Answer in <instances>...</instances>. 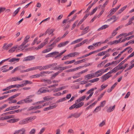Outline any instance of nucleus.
Masks as SVG:
<instances>
[{"instance_id": "obj_1", "label": "nucleus", "mask_w": 134, "mask_h": 134, "mask_svg": "<svg viewBox=\"0 0 134 134\" xmlns=\"http://www.w3.org/2000/svg\"><path fill=\"white\" fill-rule=\"evenodd\" d=\"M36 118V116L28 117L21 120L19 122L20 125H24L27 124L30 122H31Z\"/></svg>"}, {"instance_id": "obj_2", "label": "nucleus", "mask_w": 134, "mask_h": 134, "mask_svg": "<svg viewBox=\"0 0 134 134\" xmlns=\"http://www.w3.org/2000/svg\"><path fill=\"white\" fill-rule=\"evenodd\" d=\"M103 74V72H101L100 74H98L97 76H95L94 73H91L88 74H87L85 76V79L88 80L89 79H92L95 77H98L99 76H100Z\"/></svg>"}, {"instance_id": "obj_3", "label": "nucleus", "mask_w": 134, "mask_h": 134, "mask_svg": "<svg viewBox=\"0 0 134 134\" xmlns=\"http://www.w3.org/2000/svg\"><path fill=\"white\" fill-rule=\"evenodd\" d=\"M34 95H32L27 97L26 98L24 99L25 103H27L32 102L33 101V100L31 99V98L34 97Z\"/></svg>"}, {"instance_id": "obj_4", "label": "nucleus", "mask_w": 134, "mask_h": 134, "mask_svg": "<svg viewBox=\"0 0 134 134\" xmlns=\"http://www.w3.org/2000/svg\"><path fill=\"white\" fill-rule=\"evenodd\" d=\"M12 43H10L7 45V44L5 43L4 44L2 48L4 50H7L9 49L13 45Z\"/></svg>"}, {"instance_id": "obj_5", "label": "nucleus", "mask_w": 134, "mask_h": 134, "mask_svg": "<svg viewBox=\"0 0 134 134\" xmlns=\"http://www.w3.org/2000/svg\"><path fill=\"white\" fill-rule=\"evenodd\" d=\"M111 75H109L107 73L103 76L101 77L102 79V82H103L108 79L109 77H111Z\"/></svg>"}, {"instance_id": "obj_6", "label": "nucleus", "mask_w": 134, "mask_h": 134, "mask_svg": "<svg viewBox=\"0 0 134 134\" xmlns=\"http://www.w3.org/2000/svg\"><path fill=\"white\" fill-rule=\"evenodd\" d=\"M35 57L33 56H30L24 58L23 60V62L30 61L35 59Z\"/></svg>"}, {"instance_id": "obj_7", "label": "nucleus", "mask_w": 134, "mask_h": 134, "mask_svg": "<svg viewBox=\"0 0 134 134\" xmlns=\"http://www.w3.org/2000/svg\"><path fill=\"white\" fill-rule=\"evenodd\" d=\"M48 91L44 89V87H42L40 88L37 92L36 94H40L42 93H45L47 92Z\"/></svg>"}, {"instance_id": "obj_8", "label": "nucleus", "mask_w": 134, "mask_h": 134, "mask_svg": "<svg viewBox=\"0 0 134 134\" xmlns=\"http://www.w3.org/2000/svg\"><path fill=\"white\" fill-rule=\"evenodd\" d=\"M20 94V93H18L8 98L5 101L12 100L13 99L16 98L17 96H18Z\"/></svg>"}, {"instance_id": "obj_9", "label": "nucleus", "mask_w": 134, "mask_h": 134, "mask_svg": "<svg viewBox=\"0 0 134 134\" xmlns=\"http://www.w3.org/2000/svg\"><path fill=\"white\" fill-rule=\"evenodd\" d=\"M69 42V41H67L65 42H61L58 45L57 47L59 48L64 46L67 44Z\"/></svg>"}, {"instance_id": "obj_10", "label": "nucleus", "mask_w": 134, "mask_h": 134, "mask_svg": "<svg viewBox=\"0 0 134 134\" xmlns=\"http://www.w3.org/2000/svg\"><path fill=\"white\" fill-rule=\"evenodd\" d=\"M82 114V113H75L73 114V117H74L75 118H77L80 116V115H81Z\"/></svg>"}, {"instance_id": "obj_11", "label": "nucleus", "mask_w": 134, "mask_h": 134, "mask_svg": "<svg viewBox=\"0 0 134 134\" xmlns=\"http://www.w3.org/2000/svg\"><path fill=\"white\" fill-rule=\"evenodd\" d=\"M94 90V88H92L88 90L86 93L87 94H90V95L91 96H92L93 93V91Z\"/></svg>"}, {"instance_id": "obj_12", "label": "nucleus", "mask_w": 134, "mask_h": 134, "mask_svg": "<svg viewBox=\"0 0 134 134\" xmlns=\"http://www.w3.org/2000/svg\"><path fill=\"white\" fill-rule=\"evenodd\" d=\"M19 119H15L13 118L9 120H8L7 121L8 122H9L10 123H14L19 121Z\"/></svg>"}, {"instance_id": "obj_13", "label": "nucleus", "mask_w": 134, "mask_h": 134, "mask_svg": "<svg viewBox=\"0 0 134 134\" xmlns=\"http://www.w3.org/2000/svg\"><path fill=\"white\" fill-rule=\"evenodd\" d=\"M98 0H94V1L93 3H92L91 5V6H89V7H88L86 11H85L86 12H87L90 10V8H91L92 7L94 4H95L98 1Z\"/></svg>"}, {"instance_id": "obj_14", "label": "nucleus", "mask_w": 134, "mask_h": 134, "mask_svg": "<svg viewBox=\"0 0 134 134\" xmlns=\"http://www.w3.org/2000/svg\"><path fill=\"white\" fill-rule=\"evenodd\" d=\"M20 8V7L18 8L13 13L12 15L13 16H15L18 13Z\"/></svg>"}, {"instance_id": "obj_15", "label": "nucleus", "mask_w": 134, "mask_h": 134, "mask_svg": "<svg viewBox=\"0 0 134 134\" xmlns=\"http://www.w3.org/2000/svg\"><path fill=\"white\" fill-rule=\"evenodd\" d=\"M42 81V82H46L48 83L49 84H50L52 83V81L48 79H43Z\"/></svg>"}, {"instance_id": "obj_16", "label": "nucleus", "mask_w": 134, "mask_h": 134, "mask_svg": "<svg viewBox=\"0 0 134 134\" xmlns=\"http://www.w3.org/2000/svg\"><path fill=\"white\" fill-rule=\"evenodd\" d=\"M115 105H114L113 107H109L107 109V111L108 112H110L113 111L114 109Z\"/></svg>"}, {"instance_id": "obj_17", "label": "nucleus", "mask_w": 134, "mask_h": 134, "mask_svg": "<svg viewBox=\"0 0 134 134\" xmlns=\"http://www.w3.org/2000/svg\"><path fill=\"white\" fill-rule=\"evenodd\" d=\"M87 58H85L83 59L82 60H79L78 61H77L76 62H75L74 64L75 65L77 64H79L81 63H82L83 62H84L86 60H87Z\"/></svg>"}, {"instance_id": "obj_18", "label": "nucleus", "mask_w": 134, "mask_h": 134, "mask_svg": "<svg viewBox=\"0 0 134 134\" xmlns=\"http://www.w3.org/2000/svg\"><path fill=\"white\" fill-rule=\"evenodd\" d=\"M23 84L24 86H26L27 84H31L32 83V82L28 80H25L23 81Z\"/></svg>"}, {"instance_id": "obj_19", "label": "nucleus", "mask_w": 134, "mask_h": 134, "mask_svg": "<svg viewBox=\"0 0 134 134\" xmlns=\"http://www.w3.org/2000/svg\"><path fill=\"white\" fill-rule=\"evenodd\" d=\"M17 48V46H14L9 50L8 52L9 53H12L15 51Z\"/></svg>"}, {"instance_id": "obj_20", "label": "nucleus", "mask_w": 134, "mask_h": 134, "mask_svg": "<svg viewBox=\"0 0 134 134\" xmlns=\"http://www.w3.org/2000/svg\"><path fill=\"white\" fill-rule=\"evenodd\" d=\"M46 44V43H41V44L39 45L37 47H36L35 48V49L36 50H38L39 49H41V48H42L44 45Z\"/></svg>"}, {"instance_id": "obj_21", "label": "nucleus", "mask_w": 134, "mask_h": 134, "mask_svg": "<svg viewBox=\"0 0 134 134\" xmlns=\"http://www.w3.org/2000/svg\"><path fill=\"white\" fill-rule=\"evenodd\" d=\"M105 102L106 101H105V100L103 101L102 102H101V103L100 106L97 107L96 108V109H97L99 108V107L101 108V107H103L105 105Z\"/></svg>"}, {"instance_id": "obj_22", "label": "nucleus", "mask_w": 134, "mask_h": 134, "mask_svg": "<svg viewBox=\"0 0 134 134\" xmlns=\"http://www.w3.org/2000/svg\"><path fill=\"white\" fill-rule=\"evenodd\" d=\"M109 26L108 25H105L102 26L101 27L99 28L98 30V31H100L101 30L105 29L106 28L109 27Z\"/></svg>"}, {"instance_id": "obj_23", "label": "nucleus", "mask_w": 134, "mask_h": 134, "mask_svg": "<svg viewBox=\"0 0 134 134\" xmlns=\"http://www.w3.org/2000/svg\"><path fill=\"white\" fill-rule=\"evenodd\" d=\"M89 27L88 26L86 27V28L84 29L82 31V34L81 35V36L82 35H83L86 33L87 32H86L87 30L88 29Z\"/></svg>"}, {"instance_id": "obj_24", "label": "nucleus", "mask_w": 134, "mask_h": 134, "mask_svg": "<svg viewBox=\"0 0 134 134\" xmlns=\"http://www.w3.org/2000/svg\"><path fill=\"white\" fill-rule=\"evenodd\" d=\"M19 58H13L9 60V62H15V61H16V62L19 61Z\"/></svg>"}, {"instance_id": "obj_25", "label": "nucleus", "mask_w": 134, "mask_h": 134, "mask_svg": "<svg viewBox=\"0 0 134 134\" xmlns=\"http://www.w3.org/2000/svg\"><path fill=\"white\" fill-rule=\"evenodd\" d=\"M127 7V5H126L122 8L120 10H119L118 11V13L119 14H120L121 12H122Z\"/></svg>"}, {"instance_id": "obj_26", "label": "nucleus", "mask_w": 134, "mask_h": 134, "mask_svg": "<svg viewBox=\"0 0 134 134\" xmlns=\"http://www.w3.org/2000/svg\"><path fill=\"white\" fill-rule=\"evenodd\" d=\"M54 98V97L49 98V96H47L44 97L43 98L44 100H46L47 101H48L50 100H52Z\"/></svg>"}, {"instance_id": "obj_27", "label": "nucleus", "mask_w": 134, "mask_h": 134, "mask_svg": "<svg viewBox=\"0 0 134 134\" xmlns=\"http://www.w3.org/2000/svg\"><path fill=\"white\" fill-rule=\"evenodd\" d=\"M79 52H75L72 53H71L70 54V57H74L76 55H79Z\"/></svg>"}, {"instance_id": "obj_28", "label": "nucleus", "mask_w": 134, "mask_h": 134, "mask_svg": "<svg viewBox=\"0 0 134 134\" xmlns=\"http://www.w3.org/2000/svg\"><path fill=\"white\" fill-rule=\"evenodd\" d=\"M84 103L83 102H81V103H79L78 104H76V108H78L83 105L84 104Z\"/></svg>"}, {"instance_id": "obj_29", "label": "nucleus", "mask_w": 134, "mask_h": 134, "mask_svg": "<svg viewBox=\"0 0 134 134\" xmlns=\"http://www.w3.org/2000/svg\"><path fill=\"white\" fill-rule=\"evenodd\" d=\"M42 66H37L35 67H34L33 68H29L30 71L31 70H36L38 69H39L40 68L42 67Z\"/></svg>"}, {"instance_id": "obj_30", "label": "nucleus", "mask_w": 134, "mask_h": 134, "mask_svg": "<svg viewBox=\"0 0 134 134\" xmlns=\"http://www.w3.org/2000/svg\"><path fill=\"white\" fill-rule=\"evenodd\" d=\"M99 80V78H96L90 80L89 81L91 83H93L98 81Z\"/></svg>"}, {"instance_id": "obj_31", "label": "nucleus", "mask_w": 134, "mask_h": 134, "mask_svg": "<svg viewBox=\"0 0 134 134\" xmlns=\"http://www.w3.org/2000/svg\"><path fill=\"white\" fill-rule=\"evenodd\" d=\"M88 71L87 69H86L85 70H83L81 71L80 72H79L75 74V75H79L80 74H82L83 73H84Z\"/></svg>"}, {"instance_id": "obj_32", "label": "nucleus", "mask_w": 134, "mask_h": 134, "mask_svg": "<svg viewBox=\"0 0 134 134\" xmlns=\"http://www.w3.org/2000/svg\"><path fill=\"white\" fill-rule=\"evenodd\" d=\"M66 100V97H63L62 98H61L59 99L57 101L56 103H59L60 102H61L63 101H64Z\"/></svg>"}, {"instance_id": "obj_33", "label": "nucleus", "mask_w": 134, "mask_h": 134, "mask_svg": "<svg viewBox=\"0 0 134 134\" xmlns=\"http://www.w3.org/2000/svg\"><path fill=\"white\" fill-rule=\"evenodd\" d=\"M98 8V7H96L94 9H93L90 14V15H92L96 12L97 9Z\"/></svg>"}, {"instance_id": "obj_34", "label": "nucleus", "mask_w": 134, "mask_h": 134, "mask_svg": "<svg viewBox=\"0 0 134 134\" xmlns=\"http://www.w3.org/2000/svg\"><path fill=\"white\" fill-rule=\"evenodd\" d=\"M132 38L131 36L128 37L126 38L125 39H123L121 41V42H124L126 40H129L131 39Z\"/></svg>"}, {"instance_id": "obj_35", "label": "nucleus", "mask_w": 134, "mask_h": 134, "mask_svg": "<svg viewBox=\"0 0 134 134\" xmlns=\"http://www.w3.org/2000/svg\"><path fill=\"white\" fill-rule=\"evenodd\" d=\"M59 70L58 71V72H59V73H60L63 71V70H65V69L64 67L60 66Z\"/></svg>"}, {"instance_id": "obj_36", "label": "nucleus", "mask_w": 134, "mask_h": 134, "mask_svg": "<svg viewBox=\"0 0 134 134\" xmlns=\"http://www.w3.org/2000/svg\"><path fill=\"white\" fill-rule=\"evenodd\" d=\"M116 11L115 10L114 8L112 9L110 11V15H112Z\"/></svg>"}, {"instance_id": "obj_37", "label": "nucleus", "mask_w": 134, "mask_h": 134, "mask_svg": "<svg viewBox=\"0 0 134 134\" xmlns=\"http://www.w3.org/2000/svg\"><path fill=\"white\" fill-rule=\"evenodd\" d=\"M8 105L6 104H4L3 105L2 107H0V112L1 111L3 110L8 106Z\"/></svg>"}, {"instance_id": "obj_38", "label": "nucleus", "mask_w": 134, "mask_h": 134, "mask_svg": "<svg viewBox=\"0 0 134 134\" xmlns=\"http://www.w3.org/2000/svg\"><path fill=\"white\" fill-rule=\"evenodd\" d=\"M118 67V66H117L111 70L113 73H115L117 71L119 70Z\"/></svg>"}, {"instance_id": "obj_39", "label": "nucleus", "mask_w": 134, "mask_h": 134, "mask_svg": "<svg viewBox=\"0 0 134 134\" xmlns=\"http://www.w3.org/2000/svg\"><path fill=\"white\" fill-rule=\"evenodd\" d=\"M40 74H37L36 75H32L30 76V77L32 78H35V77H38L40 76Z\"/></svg>"}, {"instance_id": "obj_40", "label": "nucleus", "mask_w": 134, "mask_h": 134, "mask_svg": "<svg viewBox=\"0 0 134 134\" xmlns=\"http://www.w3.org/2000/svg\"><path fill=\"white\" fill-rule=\"evenodd\" d=\"M69 57H70V54H68L67 55L64 56L63 57L62 59V60H64L68 59Z\"/></svg>"}, {"instance_id": "obj_41", "label": "nucleus", "mask_w": 134, "mask_h": 134, "mask_svg": "<svg viewBox=\"0 0 134 134\" xmlns=\"http://www.w3.org/2000/svg\"><path fill=\"white\" fill-rule=\"evenodd\" d=\"M59 73V72H58L57 71L55 74H54L51 77V79H54L56 76H57Z\"/></svg>"}, {"instance_id": "obj_42", "label": "nucleus", "mask_w": 134, "mask_h": 134, "mask_svg": "<svg viewBox=\"0 0 134 134\" xmlns=\"http://www.w3.org/2000/svg\"><path fill=\"white\" fill-rule=\"evenodd\" d=\"M14 114V111H12L4 113L2 114V115H4L5 114V115H6L9 114Z\"/></svg>"}, {"instance_id": "obj_43", "label": "nucleus", "mask_w": 134, "mask_h": 134, "mask_svg": "<svg viewBox=\"0 0 134 134\" xmlns=\"http://www.w3.org/2000/svg\"><path fill=\"white\" fill-rule=\"evenodd\" d=\"M74 108H76V104H74L73 105L71 106L70 108H69V109L71 110L72 109H73Z\"/></svg>"}, {"instance_id": "obj_44", "label": "nucleus", "mask_w": 134, "mask_h": 134, "mask_svg": "<svg viewBox=\"0 0 134 134\" xmlns=\"http://www.w3.org/2000/svg\"><path fill=\"white\" fill-rule=\"evenodd\" d=\"M78 22V20H77L72 25V28L71 29V30H72L73 29H74V28L75 27V26H76L77 24V23Z\"/></svg>"}, {"instance_id": "obj_45", "label": "nucleus", "mask_w": 134, "mask_h": 134, "mask_svg": "<svg viewBox=\"0 0 134 134\" xmlns=\"http://www.w3.org/2000/svg\"><path fill=\"white\" fill-rule=\"evenodd\" d=\"M116 18V16L115 15H113L112 16L111 18L108 19L107 21H110L111 20L113 19H114Z\"/></svg>"}, {"instance_id": "obj_46", "label": "nucleus", "mask_w": 134, "mask_h": 134, "mask_svg": "<svg viewBox=\"0 0 134 134\" xmlns=\"http://www.w3.org/2000/svg\"><path fill=\"white\" fill-rule=\"evenodd\" d=\"M109 1V0H107L103 4L102 7V9H103V8H104L106 5L108 3V2Z\"/></svg>"}, {"instance_id": "obj_47", "label": "nucleus", "mask_w": 134, "mask_h": 134, "mask_svg": "<svg viewBox=\"0 0 134 134\" xmlns=\"http://www.w3.org/2000/svg\"><path fill=\"white\" fill-rule=\"evenodd\" d=\"M25 103V100H24V99L23 100H22L18 102H17V104H22L24 103Z\"/></svg>"}, {"instance_id": "obj_48", "label": "nucleus", "mask_w": 134, "mask_h": 134, "mask_svg": "<svg viewBox=\"0 0 134 134\" xmlns=\"http://www.w3.org/2000/svg\"><path fill=\"white\" fill-rule=\"evenodd\" d=\"M126 59H125L123 61L121 62L118 65V66L119 67H120L121 66V65L123 64L124 63L126 62Z\"/></svg>"}, {"instance_id": "obj_49", "label": "nucleus", "mask_w": 134, "mask_h": 134, "mask_svg": "<svg viewBox=\"0 0 134 134\" xmlns=\"http://www.w3.org/2000/svg\"><path fill=\"white\" fill-rule=\"evenodd\" d=\"M66 51V50H65L63 52L60 53L58 55H57L55 57V58H57V57H59L63 54Z\"/></svg>"}, {"instance_id": "obj_50", "label": "nucleus", "mask_w": 134, "mask_h": 134, "mask_svg": "<svg viewBox=\"0 0 134 134\" xmlns=\"http://www.w3.org/2000/svg\"><path fill=\"white\" fill-rule=\"evenodd\" d=\"M66 51V50H65L63 52L60 53L58 55H57L55 57V58H57V57H59L63 54Z\"/></svg>"}, {"instance_id": "obj_51", "label": "nucleus", "mask_w": 134, "mask_h": 134, "mask_svg": "<svg viewBox=\"0 0 134 134\" xmlns=\"http://www.w3.org/2000/svg\"><path fill=\"white\" fill-rule=\"evenodd\" d=\"M105 123V120L103 121L102 122H101L99 125V126L100 127H102L104 125Z\"/></svg>"}, {"instance_id": "obj_52", "label": "nucleus", "mask_w": 134, "mask_h": 134, "mask_svg": "<svg viewBox=\"0 0 134 134\" xmlns=\"http://www.w3.org/2000/svg\"><path fill=\"white\" fill-rule=\"evenodd\" d=\"M103 69H102L99 70L98 71H96L95 72L94 74V75L95 76H97V75L98 73H100L102 72L103 71Z\"/></svg>"}, {"instance_id": "obj_53", "label": "nucleus", "mask_w": 134, "mask_h": 134, "mask_svg": "<svg viewBox=\"0 0 134 134\" xmlns=\"http://www.w3.org/2000/svg\"><path fill=\"white\" fill-rule=\"evenodd\" d=\"M36 130L35 129H33L31 130L29 132L30 134H34Z\"/></svg>"}, {"instance_id": "obj_54", "label": "nucleus", "mask_w": 134, "mask_h": 134, "mask_svg": "<svg viewBox=\"0 0 134 134\" xmlns=\"http://www.w3.org/2000/svg\"><path fill=\"white\" fill-rule=\"evenodd\" d=\"M101 108L100 107H99V108L97 109H96V108L94 110V111L93 112V113H95L98 112L99 111H100L101 110Z\"/></svg>"}, {"instance_id": "obj_55", "label": "nucleus", "mask_w": 134, "mask_h": 134, "mask_svg": "<svg viewBox=\"0 0 134 134\" xmlns=\"http://www.w3.org/2000/svg\"><path fill=\"white\" fill-rule=\"evenodd\" d=\"M76 11V10H74L71 12L68 15V17L70 16L71 15L73 14Z\"/></svg>"}, {"instance_id": "obj_56", "label": "nucleus", "mask_w": 134, "mask_h": 134, "mask_svg": "<svg viewBox=\"0 0 134 134\" xmlns=\"http://www.w3.org/2000/svg\"><path fill=\"white\" fill-rule=\"evenodd\" d=\"M104 9H102V11L100 12L99 14L97 16H96L97 17L99 18L101 16V15L103 14V12H104Z\"/></svg>"}, {"instance_id": "obj_57", "label": "nucleus", "mask_w": 134, "mask_h": 134, "mask_svg": "<svg viewBox=\"0 0 134 134\" xmlns=\"http://www.w3.org/2000/svg\"><path fill=\"white\" fill-rule=\"evenodd\" d=\"M116 31L115 30H114L112 33L111 36H115L117 34V32H116Z\"/></svg>"}, {"instance_id": "obj_58", "label": "nucleus", "mask_w": 134, "mask_h": 134, "mask_svg": "<svg viewBox=\"0 0 134 134\" xmlns=\"http://www.w3.org/2000/svg\"><path fill=\"white\" fill-rule=\"evenodd\" d=\"M107 86L108 85H106L105 86H103V85H102L101 86V88L100 89V91H101L104 89V88H106Z\"/></svg>"}, {"instance_id": "obj_59", "label": "nucleus", "mask_w": 134, "mask_h": 134, "mask_svg": "<svg viewBox=\"0 0 134 134\" xmlns=\"http://www.w3.org/2000/svg\"><path fill=\"white\" fill-rule=\"evenodd\" d=\"M5 10V8L3 7H0V14Z\"/></svg>"}, {"instance_id": "obj_60", "label": "nucleus", "mask_w": 134, "mask_h": 134, "mask_svg": "<svg viewBox=\"0 0 134 134\" xmlns=\"http://www.w3.org/2000/svg\"><path fill=\"white\" fill-rule=\"evenodd\" d=\"M105 92H104L103 93H102L100 95V96L98 98V100H99L100 99H101L102 97L104 95Z\"/></svg>"}, {"instance_id": "obj_61", "label": "nucleus", "mask_w": 134, "mask_h": 134, "mask_svg": "<svg viewBox=\"0 0 134 134\" xmlns=\"http://www.w3.org/2000/svg\"><path fill=\"white\" fill-rule=\"evenodd\" d=\"M38 40V38L36 37L35 40H34L33 42L31 44L32 46H33L35 43L37 42V40Z\"/></svg>"}, {"instance_id": "obj_62", "label": "nucleus", "mask_w": 134, "mask_h": 134, "mask_svg": "<svg viewBox=\"0 0 134 134\" xmlns=\"http://www.w3.org/2000/svg\"><path fill=\"white\" fill-rule=\"evenodd\" d=\"M45 128H42L40 131V132L38 133V134H42L44 131L45 130Z\"/></svg>"}, {"instance_id": "obj_63", "label": "nucleus", "mask_w": 134, "mask_h": 134, "mask_svg": "<svg viewBox=\"0 0 134 134\" xmlns=\"http://www.w3.org/2000/svg\"><path fill=\"white\" fill-rule=\"evenodd\" d=\"M54 31V29H51L50 30H49V31L48 32V34L49 35H51L52 34Z\"/></svg>"}, {"instance_id": "obj_64", "label": "nucleus", "mask_w": 134, "mask_h": 134, "mask_svg": "<svg viewBox=\"0 0 134 134\" xmlns=\"http://www.w3.org/2000/svg\"><path fill=\"white\" fill-rule=\"evenodd\" d=\"M86 96L84 95L82 96V97H80L79 98L80 99V100L81 101H82L84 100L85 99L86 97Z\"/></svg>"}]
</instances>
